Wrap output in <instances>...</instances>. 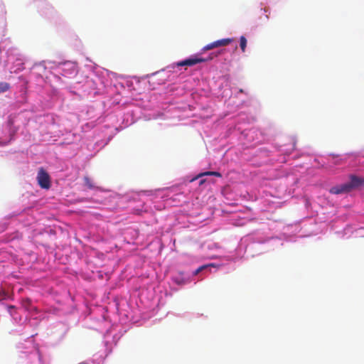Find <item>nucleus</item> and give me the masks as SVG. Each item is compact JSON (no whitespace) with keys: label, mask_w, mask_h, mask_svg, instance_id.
Returning a JSON list of instances; mask_svg holds the SVG:
<instances>
[{"label":"nucleus","mask_w":364,"mask_h":364,"mask_svg":"<svg viewBox=\"0 0 364 364\" xmlns=\"http://www.w3.org/2000/svg\"><path fill=\"white\" fill-rule=\"evenodd\" d=\"M265 19L267 21L269 19V16L267 14L265 15Z\"/></svg>","instance_id":"14"},{"label":"nucleus","mask_w":364,"mask_h":364,"mask_svg":"<svg viewBox=\"0 0 364 364\" xmlns=\"http://www.w3.org/2000/svg\"><path fill=\"white\" fill-rule=\"evenodd\" d=\"M208 60L203 58H199L198 56H191V58L186 59L184 60L179 61L176 63V66L182 67V66H193L198 63H203L207 61Z\"/></svg>","instance_id":"2"},{"label":"nucleus","mask_w":364,"mask_h":364,"mask_svg":"<svg viewBox=\"0 0 364 364\" xmlns=\"http://www.w3.org/2000/svg\"><path fill=\"white\" fill-rule=\"evenodd\" d=\"M350 181L347 183L349 189L351 191L353 189L364 186V178L358 177L355 175H350L349 176Z\"/></svg>","instance_id":"3"},{"label":"nucleus","mask_w":364,"mask_h":364,"mask_svg":"<svg viewBox=\"0 0 364 364\" xmlns=\"http://www.w3.org/2000/svg\"><path fill=\"white\" fill-rule=\"evenodd\" d=\"M173 281L178 285H184L190 282L189 278L184 276L181 272H178L173 277Z\"/></svg>","instance_id":"6"},{"label":"nucleus","mask_w":364,"mask_h":364,"mask_svg":"<svg viewBox=\"0 0 364 364\" xmlns=\"http://www.w3.org/2000/svg\"><path fill=\"white\" fill-rule=\"evenodd\" d=\"M11 88L9 83L0 82V93L5 92Z\"/></svg>","instance_id":"8"},{"label":"nucleus","mask_w":364,"mask_h":364,"mask_svg":"<svg viewBox=\"0 0 364 364\" xmlns=\"http://www.w3.org/2000/svg\"><path fill=\"white\" fill-rule=\"evenodd\" d=\"M6 296V293L0 289V301L5 299Z\"/></svg>","instance_id":"12"},{"label":"nucleus","mask_w":364,"mask_h":364,"mask_svg":"<svg viewBox=\"0 0 364 364\" xmlns=\"http://www.w3.org/2000/svg\"><path fill=\"white\" fill-rule=\"evenodd\" d=\"M205 179H202L200 181V185H202L203 183H205Z\"/></svg>","instance_id":"13"},{"label":"nucleus","mask_w":364,"mask_h":364,"mask_svg":"<svg viewBox=\"0 0 364 364\" xmlns=\"http://www.w3.org/2000/svg\"><path fill=\"white\" fill-rule=\"evenodd\" d=\"M240 46L242 52L245 51L247 46V39L245 36H242L240 38Z\"/></svg>","instance_id":"10"},{"label":"nucleus","mask_w":364,"mask_h":364,"mask_svg":"<svg viewBox=\"0 0 364 364\" xmlns=\"http://www.w3.org/2000/svg\"><path fill=\"white\" fill-rule=\"evenodd\" d=\"M233 41L232 38H223L210 43L204 47V50H208L218 47L226 46Z\"/></svg>","instance_id":"4"},{"label":"nucleus","mask_w":364,"mask_h":364,"mask_svg":"<svg viewBox=\"0 0 364 364\" xmlns=\"http://www.w3.org/2000/svg\"><path fill=\"white\" fill-rule=\"evenodd\" d=\"M329 192L332 194H343V193H347L350 192L349 189V186H348L347 183L333 186L329 190Z\"/></svg>","instance_id":"5"},{"label":"nucleus","mask_w":364,"mask_h":364,"mask_svg":"<svg viewBox=\"0 0 364 364\" xmlns=\"http://www.w3.org/2000/svg\"><path fill=\"white\" fill-rule=\"evenodd\" d=\"M37 180L39 186L42 188L48 189L50 187V176L43 168L39 169Z\"/></svg>","instance_id":"1"},{"label":"nucleus","mask_w":364,"mask_h":364,"mask_svg":"<svg viewBox=\"0 0 364 364\" xmlns=\"http://www.w3.org/2000/svg\"><path fill=\"white\" fill-rule=\"evenodd\" d=\"M84 181H85V186L90 188V189H93L95 188L92 181L88 177V176H85L84 177Z\"/></svg>","instance_id":"9"},{"label":"nucleus","mask_w":364,"mask_h":364,"mask_svg":"<svg viewBox=\"0 0 364 364\" xmlns=\"http://www.w3.org/2000/svg\"><path fill=\"white\" fill-rule=\"evenodd\" d=\"M210 266H213V264H209V265H203V266H200L197 269H196L194 272H193V275H197L198 274H199L202 270H203L204 269L210 267Z\"/></svg>","instance_id":"11"},{"label":"nucleus","mask_w":364,"mask_h":364,"mask_svg":"<svg viewBox=\"0 0 364 364\" xmlns=\"http://www.w3.org/2000/svg\"><path fill=\"white\" fill-rule=\"evenodd\" d=\"M267 11L266 9H264V12L266 13Z\"/></svg>","instance_id":"15"},{"label":"nucleus","mask_w":364,"mask_h":364,"mask_svg":"<svg viewBox=\"0 0 364 364\" xmlns=\"http://www.w3.org/2000/svg\"><path fill=\"white\" fill-rule=\"evenodd\" d=\"M217 176V177H221L222 176L221 173L218 172V171H206V172L200 173L197 176V178L201 177V176Z\"/></svg>","instance_id":"7"}]
</instances>
